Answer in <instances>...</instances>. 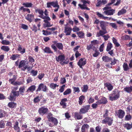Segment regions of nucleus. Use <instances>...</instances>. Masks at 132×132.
<instances>
[{"instance_id": "obj_56", "label": "nucleus", "mask_w": 132, "mask_h": 132, "mask_svg": "<svg viewBox=\"0 0 132 132\" xmlns=\"http://www.w3.org/2000/svg\"><path fill=\"white\" fill-rule=\"evenodd\" d=\"M59 86L57 85L56 84H54L53 83H51L50 85V87L53 89H55L56 87H58Z\"/></svg>"}, {"instance_id": "obj_40", "label": "nucleus", "mask_w": 132, "mask_h": 132, "mask_svg": "<svg viewBox=\"0 0 132 132\" xmlns=\"http://www.w3.org/2000/svg\"><path fill=\"white\" fill-rule=\"evenodd\" d=\"M22 5L24 7H31L33 5V4L31 3L26 2L23 3Z\"/></svg>"}, {"instance_id": "obj_9", "label": "nucleus", "mask_w": 132, "mask_h": 132, "mask_svg": "<svg viewBox=\"0 0 132 132\" xmlns=\"http://www.w3.org/2000/svg\"><path fill=\"white\" fill-rule=\"evenodd\" d=\"M86 63V60L85 58H81L78 62L77 64L79 67L82 68V66H84Z\"/></svg>"}, {"instance_id": "obj_36", "label": "nucleus", "mask_w": 132, "mask_h": 132, "mask_svg": "<svg viewBox=\"0 0 132 132\" xmlns=\"http://www.w3.org/2000/svg\"><path fill=\"white\" fill-rule=\"evenodd\" d=\"M1 50L6 52H8L10 50L9 46H2L1 47Z\"/></svg>"}, {"instance_id": "obj_28", "label": "nucleus", "mask_w": 132, "mask_h": 132, "mask_svg": "<svg viewBox=\"0 0 132 132\" xmlns=\"http://www.w3.org/2000/svg\"><path fill=\"white\" fill-rule=\"evenodd\" d=\"M85 96L83 95L80 96L79 98L78 103L79 105H82V103L84 102V100H85Z\"/></svg>"}, {"instance_id": "obj_18", "label": "nucleus", "mask_w": 132, "mask_h": 132, "mask_svg": "<svg viewBox=\"0 0 132 132\" xmlns=\"http://www.w3.org/2000/svg\"><path fill=\"white\" fill-rule=\"evenodd\" d=\"M115 10L111 9L106 11H105L103 12L107 15H113L115 12Z\"/></svg>"}, {"instance_id": "obj_52", "label": "nucleus", "mask_w": 132, "mask_h": 132, "mask_svg": "<svg viewBox=\"0 0 132 132\" xmlns=\"http://www.w3.org/2000/svg\"><path fill=\"white\" fill-rule=\"evenodd\" d=\"M43 86L44 87L43 84L41 83L40 84H39V85H38V87L37 89L36 90V92H37L41 90Z\"/></svg>"}, {"instance_id": "obj_59", "label": "nucleus", "mask_w": 132, "mask_h": 132, "mask_svg": "<svg viewBox=\"0 0 132 132\" xmlns=\"http://www.w3.org/2000/svg\"><path fill=\"white\" fill-rule=\"evenodd\" d=\"M31 29L32 31L35 33L38 30L37 27L35 24L33 25Z\"/></svg>"}, {"instance_id": "obj_8", "label": "nucleus", "mask_w": 132, "mask_h": 132, "mask_svg": "<svg viewBox=\"0 0 132 132\" xmlns=\"http://www.w3.org/2000/svg\"><path fill=\"white\" fill-rule=\"evenodd\" d=\"M51 6L54 7H60L59 5L58 4V2L57 0L55 1L47 2V7H50Z\"/></svg>"}, {"instance_id": "obj_2", "label": "nucleus", "mask_w": 132, "mask_h": 132, "mask_svg": "<svg viewBox=\"0 0 132 132\" xmlns=\"http://www.w3.org/2000/svg\"><path fill=\"white\" fill-rule=\"evenodd\" d=\"M120 91L117 89H115L109 96V99L112 101H116L120 97Z\"/></svg>"}, {"instance_id": "obj_21", "label": "nucleus", "mask_w": 132, "mask_h": 132, "mask_svg": "<svg viewBox=\"0 0 132 132\" xmlns=\"http://www.w3.org/2000/svg\"><path fill=\"white\" fill-rule=\"evenodd\" d=\"M72 30V28L71 27H66L65 28L64 32L65 33V35L68 36L70 35L71 31Z\"/></svg>"}, {"instance_id": "obj_6", "label": "nucleus", "mask_w": 132, "mask_h": 132, "mask_svg": "<svg viewBox=\"0 0 132 132\" xmlns=\"http://www.w3.org/2000/svg\"><path fill=\"white\" fill-rule=\"evenodd\" d=\"M48 111V109L45 106H42L39 108L38 111L40 115L43 116L47 114Z\"/></svg>"}, {"instance_id": "obj_5", "label": "nucleus", "mask_w": 132, "mask_h": 132, "mask_svg": "<svg viewBox=\"0 0 132 132\" xmlns=\"http://www.w3.org/2000/svg\"><path fill=\"white\" fill-rule=\"evenodd\" d=\"M81 1L83 3V4H79L78 5L79 7L82 10L86 9L87 10H89L90 9L87 7V4H88L90 3V2L88 0L86 1L85 0H81Z\"/></svg>"}, {"instance_id": "obj_17", "label": "nucleus", "mask_w": 132, "mask_h": 132, "mask_svg": "<svg viewBox=\"0 0 132 132\" xmlns=\"http://www.w3.org/2000/svg\"><path fill=\"white\" fill-rule=\"evenodd\" d=\"M100 24L102 29L106 30V27L108 24V22L101 21L100 22Z\"/></svg>"}, {"instance_id": "obj_11", "label": "nucleus", "mask_w": 132, "mask_h": 132, "mask_svg": "<svg viewBox=\"0 0 132 132\" xmlns=\"http://www.w3.org/2000/svg\"><path fill=\"white\" fill-rule=\"evenodd\" d=\"M65 59V56L64 54L60 55L56 57V61L57 62H60V63L61 64L64 61Z\"/></svg>"}, {"instance_id": "obj_30", "label": "nucleus", "mask_w": 132, "mask_h": 132, "mask_svg": "<svg viewBox=\"0 0 132 132\" xmlns=\"http://www.w3.org/2000/svg\"><path fill=\"white\" fill-rule=\"evenodd\" d=\"M7 112L2 109H0V118L5 116L7 117Z\"/></svg>"}, {"instance_id": "obj_63", "label": "nucleus", "mask_w": 132, "mask_h": 132, "mask_svg": "<svg viewBox=\"0 0 132 132\" xmlns=\"http://www.w3.org/2000/svg\"><path fill=\"white\" fill-rule=\"evenodd\" d=\"M99 105L97 101L95 103H94L92 104V106L93 109H96L98 106V105Z\"/></svg>"}, {"instance_id": "obj_25", "label": "nucleus", "mask_w": 132, "mask_h": 132, "mask_svg": "<svg viewBox=\"0 0 132 132\" xmlns=\"http://www.w3.org/2000/svg\"><path fill=\"white\" fill-rule=\"evenodd\" d=\"M36 86L35 85H32L29 87L26 91L27 92L33 93L36 88Z\"/></svg>"}, {"instance_id": "obj_48", "label": "nucleus", "mask_w": 132, "mask_h": 132, "mask_svg": "<svg viewBox=\"0 0 132 132\" xmlns=\"http://www.w3.org/2000/svg\"><path fill=\"white\" fill-rule=\"evenodd\" d=\"M71 92V89L70 88H68L63 92V94L64 95H66L70 94Z\"/></svg>"}, {"instance_id": "obj_23", "label": "nucleus", "mask_w": 132, "mask_h": 132, "mask_svg": "<svg viewBox=\"0 0 132 132\" xmlns=\"http://www.w3.org/2000/svg\"><path fill=\"white\" fill-rule=\"evenodd\" d=\"M117 60L114 58L113 59V60L111 61V62L110 64L109 63L105 65L106 66L109 68H112V65H115L116 63Z\"/></svg>"}, {"instance_id": "obj_51", "label": "nucleus", "mask_w": 132, "mask_h": 132, "mask_svg": "<svg viewBox=\"0 0 132 132\" xmlns=\"http://www.w3.org/2000/svg\"><path fill=\"white\" fill-rule=\"evenodd\" d=\"M88 89V87L87 85H84L83 86V88H82V91L83 92H86Z\"/></svg>"}, {"instance_id": "obj_15", "label": "nucleus", "mask_w": 132, "mask_h": 132, "mask_svg": "<svg viewBox=\"0 0 132 132\" xmlns=\"http://www.w3.org/2000/svg\"><path fill=\"white\" fill-rule=\"evenodd\" d=\"M19 122L16 121L14 123L13 128L15 131L17 132H20V128L19 126Z\"/></svg>"}, {"instance_id": "obj_16", "label": "nucleus", "mask_w": 132, "mask_h": 132, "mask_svg": "<svg viewBox=\"0 0 132 132\" xmlns=\"http://www.w3.org/2000/svg\"><path fill=\"white\" fill-rule=\"evenodd\" d=\"M98 2L96 4V7H100L102 5L106 4L107 1L106 0H98Z\"/></svg>"}, {"instance_id": "obj_58", "label": "nucleus", "mask_w": 132, "mask_h": 132, "mask_svg": "<svg viewBox=\"0 0 132 132\" xmlns=\"http://www.w3.org/2000/svg\"><path fill=\"white\" fill-rule=\"evenodd\" d=\"M5 127V123L4 121L2 120L0 121V128H4Z\"/></svg>"}, {"instance_id": "obj_12", "label": "nucleus", "mask_w": 132, "mask_h": 132, "mask_svg": "<svg viewBox=\"0 0 132 132\" xmlns=\"http://www.w3.org/2000/svg\"><path fill=\"white\" fill-rule=\"evenodd\" d=\"M108 102L107 98L104 97H102L101 98L97 101L99 105L105 104H106Z\"/></svg>"}, {"instance_id": "obj_20", "label": "nucleus", "mask_w": 132, "mask_h": 132, "mask_svg": "<svg viewBox=\"0 0 132 132\" xmlns=\"http://www.w3.org/2000/svg\"><path fill=\"white\" fill-rule=\"evenodd\" d=\"M18 51L21 54H23L26 52V49L24 48H22L21 45L19 44L18 45Z\"/></svg>"}, {"instance_id": "obj_46", "label": "nucleus", "mask_w": 132, "mask_h": 132, "mask_svg": "<svg viewBox=\"0 0 132 132\" xmlns=\"http://www.w3.org/2000/svg\"><path fill=\"white\" fill-rule=\"evenodd\" d=\"M39 96H37L33 100V102L35 103H38L40 102L42 98H40Z\"/></svg>"}, {"instance_id": "obj_41", "label": "nucleus", "mask_w": 132, "mask_h": 132, "mask_svg": "<svg viewBox=\"0 0 132 132\" xmlns=\"http://www.w3.org/2000/svg\"><path fill=\"white\" fill-rule=\"evenodd\" d=\"M113 47V45L110 42L109 43L107 44V46L106 51H109L111 50V48Z\"/></svg>"}, {"instance_id": "obj_26", "label": "nucleus", "mask_w": 132, "mask_h": 132, "mask_svg": "<svg viewBox=\"0 0 132 132\" xmlns=\"http://www.w3.org/2000/svg\"><path fill=\"white\" fill-rule=\"evenodd\" d=\"M17 104L14 101L9 102L7 105L8 106L11 108H16Z\"/></svg>"}, {"instance_id": "obj_13", "label": "nucleus", "mask_w": 132, "mask_h": 132, "mask_svg": "<svg viewBox=\"0 0 132 132\" xmlns=\"http://www.w3.org/2000/svg\"><path fill=\"white\" fill-rule=\"evenodd\" d=\"M99 30L98 32H97L96 35V36L97 37H100V36L102 37L104 35L107 33V31L106 30L102 29Z\"/></svg>"}, {"instance_id": "obj_39", "label": "nucleus", "mask_w": 132, "mask_h": 132, "mask_svg": "<svg viewBox=\"0 0 132 132\" xmlns=\"http://www.w3.org/2000/svg\"><path fill=\"white\" fill-rule=\"evenodd\" d=\"M49 122H52L54 125H57L58 123V121L57 119L54 117H53Z\"/></svg>"}, {"instance_id": "obj_4", "label": "nucleus", "mask_w": 132, "mask_h": 132, "mask_svg": "<svg viewBox=\"0 0 132 132\" xmlns=\"http://www.w3.org/2000/svg\"><path fill=\"white\" fill-rule=\"evenodd\" d=\"M51 48L54 50V52H57L58 49L59 50H63V46L61 43H58L56 46L54 44H52L51 46Z\"/></svg>"}, {"instance_id": "obj_49", "label": "nucleus", "mask_w": 132, "mask_h": 132, "mask_svg": "<svg viewBox=\"0 0 132 132\" xmlns=\"http://www.w3.org/2000/svg\"><path fill=\"white\" fill-rule=\"evenodd\" d=\"M42 32H43V34L45 36L50 35L52 34V32L51 31H48L44 30H42Z\"/></svg>"}, {"instance_id": "obj_10", "label": "nucleus", "mask_w": 132, "mask_h": 132, "mask_svg": "<svg viewBox=\"0 0 132 132\" xmlns=\"http://www.w3.org/2000/svg\"><path fill=\"white\" fill-rule=\"evenodd\" d=\"M90 105H89L83 106V108L80 110V113L82 114H84L87 112L90 109Z\"/></svg>"}, {"instance_id": "obj_24", "label": "nucleus", "mask_w": 132, "mask_h": 132, "mask_svg": "<svg viewBox=\"0 0 132 132\" xmlns=\"http://www.w3.org/2000/svg\"><path fill=\"white\" fill-rule=\"evenodd\" d=\"M34 15L33 14H28L25 17L26 19L28 21L30 22H31L32 21V18H34Z\"/></svg>"}, {"instance_id": "obj_32", "label": "nucleus", "mask_w": 132, "mask_h": 132, "mask_svg": "<svg viewBox=\"0 0 132 132\" xmlns=\"http://www.w3.org/2000/svg\"><path fill=\"white\" fill-rule=\"evenodd\" d=\"M124 90L126 92L129 93H130L132 92V86H130L129 87H126L124 88Z\"/></svg>"}, {"instance_id": "obj_50", "label": "nucleus", "mask_w": 132, "mask_h": 132, "mask_svg": "<svg viewBox=\"0 0 132 132\" xmlns=\"http://www.w3.org/2000/svg\"><path fill=\"white\" fill-rule=\"evenodd\" d=\"M72 88L73 89V92L74 93L77 92L79 93L80 91L79 88L78 87H76L74 86L72 87Z\"/></svg>"}, {"instance_id": "obj_43", "label": "nucleus", "mask_w": 132, "mask_h": 132, "mask_svg": "<svg viewBox=\"0 0 132 132\" xmlns=\"http://www.w3.org/2000/svg\"><path fill=\"white\" fill-rule=\"evenodd\" d=\"M95 48V47L94 46H93L91 44L89 45H88L87 47V49L88 51H89L91 49H92L93 50H94V49Z\"/></svg>"}, {"instance_id": "obj_57", "label": "nucleus", "mask_w": 132, "mask_h": 132, "mask_svg": "<svg viewBox=\"0 0 132 132\" xmlns=\"http://www.w3.org/2000/svg\"><path fill=\"white\" fill-rule=\"evenodd\" d=\"M25 90V88L24 86H23L22 87H21L19 88V93H20L21 95H23V94H22V93H24V91Z\"/></svg>"}, {"instance_id": "obj_47", "label": "nucleus", "mask_w": 132, "mask_h": 132, "mask_svg": "<svg viewBox=\"0 0 132 132\" xmlns=\"http://www.w3.org/2000/svg\"><path fill=\"white\" fill-rule=\"evenodd\" d=\"M16 75H14L13 76V78L9 79V82L11 83V84H13L14 81L16 80Z\"/></svg>"}, {"instance_id": "obj_53", "label": "nucleus", "mask_w": 132, "mask_h": 132, "mask_svg": "<svg viewBox=\"0 0 132 132\" xmlns=\"http://www.w3.org/2000/svg\"><path fill=\"white\" fill-rule=\"evenodd\" d=\"M123 67L124 70L125 71H127L129 69V68L128 67V65L127 63H124Z\"/></svg>"}, {"instance_id": "obj_44", "label": "nucleus", "mask_w": 132, "mask_h": 132, "mask_svg": "<svg viewBox=\"0 0 132 132\" xmlns=\"http://www.w3.org/2000/svg\"><path fill=\"white\" fill-rule=\"evenodd\" d=\"M123 126L128 130L130 129L131 128V124L129 123H126L123 125Z\"/></svg>"}, {"instance_id": "obj_27", "label": "nucleus", "mask_w": 132, "mask_h": 132, "mask_svg": "<svg viewBox=\"0 0 132 132\" xmlns=\"http://www.w3.org/2000/svg\"><path fill=\"white\" fill-rule=\"evenodd\" d=\"M74 114L75 118L77 120L81 119L82 118V115H81L80 113L77 112H75Z\"/></svg>"}, {"instance_id": "obj_37", "label": "nucleus", "mask_w": 132, "mask_h": 132, "mask_svg": "<svg viewBox=\"0 0 132 132\" xmlns=\"http://www.w3.org/2000/svg\"><path fill=\"white\" fill-rule=\"evenodd\" d=\"M113 42L115 45V47H119L120 46V44L117 42V40L114 38L113 37L112 38Z\"/></svg>"}, {"instance_id": "obj_33", "label": "nucleus", "mask_w": 132, "mask_h": 132, "mask_svg": "<svg viewBox=\"0 0 132 132\" xmlns=\"http://www.w3.org/2000/svg\"><path fill=\"white\" fill-rule=\"evenodd\" d=\"M127 10L126 9L122 8L118 12L117 15L118 16H120L125 14Z\"/></svg>"}, {"instance_id": "obj_64", "label": "nucleus", "mask_w": 132, "mask_h": 132, "mask_svg": "<svg viewBox=\"0 0 132 132\" xmlns=\"http://www.w3.org/2000/svg\"><path fill=\"white\" fill-rule=\"evenodd\" d=\"M21 28L24 30H27L28 29V26L27 25L24 24H21Z\"/></svg>"}, {"instance_id": "obj_54", "label": "nucleus", "mask_w": 132, "mask_h": 132, "mask_svg": "<svg viewBox=\"0 0 132 132\" xmlns=\"http://www.w3.org/2000/svg\"><path fill=\"white\" fill-rule=\"evenodd\" d=\"M53 114L51 112L48 113L46 116V117L47 119H48V121H49L53 118L52 117Z\"/></svg>"}, {"instance_id": "obj_14", "label": "nucleus", "mask_w": 132, "mask_h": 132, "mask_svg": "<svg viewBox=\"0 0 132 132\" xmlns=\"http://www.w3.org/2000/svg\"><path fill=\"white\" fill-rule=\"evenodd\" d=\"M125 114V113L123 110L121 109H119L118 111L117 115L119 118L122 119L123 118Z\"/></svg>"}, {"instance_id": "obj_3", "label": "nucleus", "mask_w": 132, "mask_h": 132, "mask_svg": "<svg viewBox=\"0 0 132 132\" xmlns=\"http://www.w3.org/2000/svg\"><path fill=\"white\" fill-rule=\"evenodd\" d=\"M19 95V91H11L9 99L11 101H14Z\"/></svg>"}, {"instance_id": "obj_19", "label": "nucleus", "mask_w": 132, "mask_h": 132, "mask_svg": "<svg viewBox=\"0 0 132 132\" xmlns=\"http://www.w3.org/2000/svg\"><path fill=\"white\" fill-rule=\"evenodd\" d=\"M68 101L67 99L66 98H64L61 99L60 103V104L62 106L63 108H65L67 106V103L66 102Z\"/></svg>"}, {"instance_id": "obj_42", "label": "nucleus", "mask_w": 132, "mask_h": 132, "mask_svg": "<svg viewBox=\"0 0 132 132\" xmlns=\"http://www.w3.org/2000/svg\"><path fill=\"white\" fill-rule=\"evenodd\" d=\"M130 36L129 35H126L122 36L121 38L123 40H130Z\"/></svg>"}, {"instance_id": "obj_61", "label": "nucleus", "mask_w": 132, "mask_h": 132, "mask_svg": "<svg viewBox=\"0 0 132 132\" xmlns=\"http://www.w3.org/2000/svg\"><path fill=\"white\" fill-rule=\"evenodd\" d=\"M94 50L95 53L93 54V56L94 57H97L100 54V53L96 49Z\"/></svg>"}, {"instance_id": "obj_38", "label": "nucleus", "mask_w": 132, "mask_h": 132, "mask_svg": "<svg viewBox=\"0 0 132 132\" xmlns=\"http://www.w3.org/2000/svg\"><path fill=\"white\" fill-rule=\"evenodd\" d=\"M79 38H84V33L82 31H79L77 33Z\"/></svg>"}, {"instance_id": "obj_31", "label": "nucleus", "mask_w": 132, "mask_h": 132, "mask_svg": "<svg viewBox=\"0 0 132 132\" xmlns=\"http://www.w3.org/2000/svg\"><path fill=\"white\" fill-rule=\"evenodd\" d=\"M104 85L107 88L108 90L109 91H111L113 89V86L110 83H105Z\"/></svg>"}, {"instance_id": "obj_45", "label": "nucleus", "mask_w": 132, "mask_h": 132, "mask_svg": "<svg viewBox=\"0 0 132 132\" xmlns=\"http://www.w3.org/2000/svg\"><path fill=\"white\" fill-rule=\"evenodd\" d=\"M89 127V126L86 123L82 125L81 128V130L86 131L85 128L88 129Z\"/></svg>"}, {"instance_id": "obj_1", "label": "nucleus", "mask_w": 132, "mask_h": 132, "mask_svg": "<svg viewBox=\"0 0 132 132\" xmlns=\"http://www.w3.org/2000/svg\"><path fill=\"white\" fill-rule=\"evenodd\" d=\"M35 12L40 14V15L39 16V17L44 19L43 21L45 23L44 24V27H50L52 26V24L51 25L50 22L49 21L51 20V19L50 17L48 16H45L43 15V10L40 9H36Z\"/></svg>"}, {"instance_id": "obj_62", "label": "nucleus", "mask_w": 132, "mask_h": 132, "mask_svg": "<svg viewBox=\"0 0 132 132\" xmlns=\"http://www.w3.org/2000/svg\"><path fill=\"white\" fill-rule=\"evenodd\" d=\"M30 73L32 74L33 76H36L37 75L38 71L37 70L35 71L34 70H32L31 71Z\"/></svg>"}, {"instance_id": "obj_22", "label": "nucleus", "mask_w": 132, "mask_h": 132, "mask_svg": "<svg viewBox=\"0 0 132 132\" xmlns=\"http://www.w3.org/2000/svg\"><path fill=\"white\" fill-rule=\"evenodd\" d=\"M102 59L103 61L106 62H108L110 61L111 62V61H113L111 57L106 56H102Z\"/></svg>"}, {"instance_id": "obj_29", "label": "nucleus", "mask_w": 132, "mask_h": 132, "mask_svg": "<svg viewBox=\"0 0 132 132\" xmlns=\"http://www.w3.org/2000/svg\"><path fill=\"white\" fill-rule=\"evenodd\" d=\"M21 56L20 54H13L10 57V59L12 60H14L16 59L19 58Z\"/></svg>"}, {"instance_id": "obj_34", "label": "nucleus", "mask_w": 132, "mask_h": 132, "mask_svg": "<svg viewBox=\"0 0 132 132\" xmlns=\"http://www.w3.org/2000/svg\"><path fill=\"white\" fill-rule=\"evenodd\" d=\"M44 52L47 53L53 54V52L51 50L50 48L48 47H46L43 50Z\"/></svg>"}, {"instance_id": "obj_60", "label": "nucleus", "mask_w": 132, "mask_h": 132, "mask_svg": "<svg viewBox=\"0 0 132 132\" xmlns=\"http://www.w3.org/2000/svg\"><path fill=\"white\" fill-rule=\"evenodd\" d=\"M10 43V42L9 41L5 40H3L1 42V43L3 45H9Z\"/></svg>"}, {"instance_id": "obj_7", "label": "nucleus", "mask_w": 132, "mask_h": 132, "mask_svg": "<svg viewBox=\"0 0 132 132\" xmlns=\"http://www.w3.org/2000/svg\"><path fill=\"white\" fill-rule=\"evenodd\" d=\"M113 117L111 118L110 117H108L106 118H105L102 121V123L106 124L108 123V126H110L113 123Z\"/></svg>"}, {"instance_id": "obj_55", "label": "nucleus", "mask_w": 132, "mask_h": 132, "mask_svg": "<svg viewBox=\"0 0 132 132\" xmlns=\"http://www.w3.org/2000/svg\"><path fill=\"white\" fill-rule=\"evenodd\" d=\"M109 112V110L107 109L105 110V112L104 113L103 115V117L105 118H107L108 117V113Z\"/></svg>"}, {"instance_id": "obj_35", "label": "nucleus", "mask_w": 132, "mask_h": 132, "mask_svg": "<svg viewBox=\"0 0 132 132\" xmlns=\"http://www.w3.org/2000/svg\"><path fill=\"white\" fill-rule=\"evenodd\" d=\"M26 63V61L25 60H22L20 62L19 64V68H20L24 66Z\"/></svg>"}]
</instances>
